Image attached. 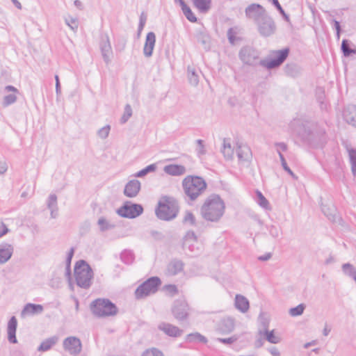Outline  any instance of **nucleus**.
<instances>
[{"label":"nucleus","mask_w":356,"mask_h":356,"mask_svg":"<svg viewBox=\"0 0 356 356\" xmlns=\"http://www.w3.org/2000/svg\"><path fill=\"white\" fill-rule=\"evenodd\" d=\"M258 31L261 35L268 37L273 35L276 30V25L273 18L266 15L256 23Z\"/></svg>","instance_id":"nucleus-9"},{"label":"nucleus","mask_w":356,"mask_h":356,"mask_svg":"<svg viewBox=\"0 0 356 356\" xmlns=\"http://www.w3.org/2000/svg\"><path fill=\"white\" fill-rule=\"evenodd\" d=\"M156 43V35L154 32L147 33L143 47V54L145 57H151Z\"/></svg>","instance_id":"nucleus-21"},{"label":"nucleus","mask_w":356,"mask_h":356,"mask_svg":"<svg viewBox=\"0 0 356 356\" xmlns=\"http://www.w3.org/2000/svg\"><path fill=\"white\" fill-rule=\"evenodd\" d=\"M66 24L70 26V28L73 30L76 31L78 29L79 22L78 19L76 18L72 17L69 16L68 17H66L65 19Z\"/></svg>","instance_id":"nucleus-50"},{"label":"nucleus","mask_w":356,"mask_h":356,"mask_svg":"<svg viewBox=\"0 0 356 356\" xmlns=\"http://www.w3.org/2000/svg\"><path fill=\"white\" fill-rule=\"evenodd\" d=\"M187 341L189 342L199 341L202 343H207L208 341L207 339L204 336L200 334L199 332H195L188 334Z\"/></svg>","instance_id":"nucleus-40"},{"label":"nucleus","mask_w":356,"mask_h":356,"mask_svg":"<svg viewBox=\"0 0 356 356\" xmlns=\"http://www.w3.org/2000/svg\"><path fill=\"white\" fill-rule=\"evenodd\" d=\"M259 321H260V325L262 327V331H266L268 330L269 327V321L268 318H265L262 314L259 315Z\"/></svg>","instance_id":"nucleus-56"},{"label":"nucleus","mask_w":356,"mask_h":356,"mask_svg":"<svg viewBox=\"0 0 356 356\" xmlns=\"http://www.w3.org/2000/svg\"><path fill=\"white\" fill-rule=\"evenodd\" d=\"M272 3L277 8V10L279 11V13L282 15L284 19L286 21L289 22V16L285 13L284 10L282 8V7L280 5V3H279L278 0H272Z\"/></svg>","instance_id":"nucleus-51"},{"label":"nucleus","mask_w":356,"mask_h":356,"mask_svg":"<svg viewBox=\"0 0 356 356\" xmlns=\"http://www.w3.org/2000/svg\"><path fill=\"white\" fill-rule=\"evenodd\" d=\"M47 206L48 209L50 210L51 217L52 218H56L58 216V202H57V196L55 194H50L47 201Z\"/></svg>","instance_id":"nucleus-27"},{"label":"nucleus","mask_w":356,"mask_h":356,"mask_svg":"<svg viewBox=\"0 0 356 356\" xmlns=\"http://www.w3.org/2000/svg\"><path fill=\"white\" fill-rule=\"evenodd\" d=\"M111 129L110 125H106L104 127L101 128L98 132V136L102 139H105L108 136L109 131Z\"/></svg>","instance_id":"nucleus-55"},{"label":"nucleus","mask_w":356,"mask_h":356,"mask_svg":"<svg viewBox=\"0 0 356 356\" xmlns=\"http://www.w3.org/2000/svg\"><path fill=\"white\" fill-rule=\"evenodd\" d=\"M257 198V203L258 204L266 209H270V204L268 200L264 197V195L262 194V193L259 191H256Z\"/></svg>","instance_id":"nucleus-44"},{"label":"nucleus","mask_w":356,"mask_h":356,"mask_svg":"<svg viewBox=\"0 0 356 356\" xmlns=\"http://www.w3.org/2000/svg\"><path fill=\"white\" fill-rule=\"evenodd\" d=\"M17 99V94H8L3 97L1 104L4 108L8 107L15 103Z\"/></svg>","instance_id":"nucleus-46"},{"label":"nucleus","mask_w":356,"mask_h":356,"mask_svg":"<svg viewBox=\"0 0 356 356\" xmlns=\"http://www.w3.org/2000/svg\"><path fill=\"white\" fill-rule=\"evenodd\" d=\"M341 51L344 57L348 58L353 54H356V46L350 40L343 39L341 44Z\"/></svg>","instance_id":"nucleus-24"},{"label":"nucleus","mask_w":356,"mask_h":356,"mask_svg":"<svg viewBox=\"0 0 356 356\" xmlns=\"http://www.w3.org/2000/svg\"><path fill=\"white\" fill-rule=\"evenodd\" d=\"M141 356H164L162 351L156 348H151L145 350Z\"/></svg>","instance_id":"nucleus-49"},{"label":"nucleus","mask_w":356,"mask_h":356,"mask_svg":"<svg viewBox=\"0 0 356 356\" xmlns=\"http://www.w3.org/2000/svg\"><path fill=\"white\" fill-rule=\"evenodd\" d=\"M58 340V337L56 336L44 340L38 348V350L44 352L50 350L57 343Z\"/></svg>","instance_id":"nucleus-32"},{"label":"nucleus","mask_w":356,"mask_h":356,"mask_svg":"<svg viewBox=\"0 0 356 356\" xmlns=\"http://www.w3.org/2000/svg\"><path fill=\"white\" fill-rule=\"evenodd\" d=\"M182 186L186 195L191 200H195L206 190L207 184L200 177L188 176L182 181Z\"/></svg>","instance_id":"nucleus-4"},{"label":"nucleus","mask_w":356,"mask_h":356,"mask_svg":"<svg viewBox=\"0 0 356 356\" xmlns=\"http://www.w3.org/2000/svg\"><path fill=\"white\" fill-rule=\"evenodd\" d=\"M63 345L65 350L74 356L79 355L82 350L81 341L76 337H68L65 338Z\"/></svg>","instance_id":"nucleus-11"},{"label":"nucleus","mask_w":356,"mask_h":356,"mask_svg":"<svg viewBox=\"0 0 356 356\" xmlns=\"http://www.w3.org/2000/svg\"><path fill=\"white\" fill-rule=\"evenodd\" d=\"M184 262L178 259H172L168 264L165 269V275L168 276H175L184 270Z\"/></svg>","instance_id":"nucleus-16"},{"label":"nucleus","mask_w":356,"mask_h":356,"mask_svg":"<svg viewBox=\"0 0 356 356\" xmlns=\"http://www.w3.org/2000/svg\"><path fill=\"white\" fill-rule=\"evenodd\" d=\"M165 287L166 290L171 294H176L178 293L177 287L175 284H168L166 285Z\"/></svg>","instance_id":"nucleus-60"},{"label":"nucleus","mask_w":356,"mask_h":356,"mask_svg":"<svg viewBox=\"0 0 356 356\" xmlns=\"http://www.w3.org/2000/svg\"><path fill=\"white\" fill-rule=\"evenodd\" d=\"M17 328V320L15 316H12L7 325L8 340L10 343H17L16 332Z\"/></svg>","instance_id":"nucleus-20"},{"label":"nucleus","mask_w":356,"mask_h":356,"mask_svg":"<svg viewBox=\"0 0 356 356\" xmlns=\"http://www.w3.org/2000/svg\"><path fill=\"white\" fill-rule=\"evenodd\" d=\"M236 154L239 161H247L251 157V151L248 146L239 145L236 149Z\"/></svg>","instance_id":"nucleus-31"},{"label":"nucleus","mask_w":356,"mask_h":356,"mask_svg":"<svg viewBox=\"0 0 356 356\" xmlns=\"http://www.w3.org/2000/svg\"><path fill=\"white\" fill-rule=\"evenodd\" d=\"M99 47L104 62L106 64L109 63L111 62L110 55L111 54L112 51L109 38L107 34L101 35Z\"/></svg>","instance_id":"nucleus-15"},{"label":"nucleus","mask_w":356,"mask_h":356,"mask_svg":"<svg viewBox=\"0 0 356 356\" xmlns=\"http://www.w3.org/2000/svg\"><path fill=\"white\" fill-rule=\"evenodd\" d=\"M188 305L184 300L179 299L174 302L172 312L175 318L179 321L186 319L188 315Z\"/></svg>","instance_id":"nucleus-13"},{"label":"nucleus","mask_w":356,"mask_h":356,"mask_svg":"<svg viewBox=\"0 0 356 356\" xmlns=\"http://www.w3.org/2000/svg\"><path fill=\"white\" fill-rule=\"evenodd\" d=\"M197 240V236L193 231L187 232L185 236L184 237V241L182 244L183 248L186 250L189 242H196Z\"/></svg>","instance_id":"nucleus-45"},{"label":"nucleus","mask_w":356,"mask_h":356,"mask_svg":"<svg viewBox=\"0 0 356 356\" xmlns=\"http://www.w3.org/2000/svg\"><path fill=\"white\" fill-rule=\"evenodd\" d=\"M342 270L346 275L356 281V270L352 264L349 263L343 264Z\"/></svg>","instance_id":"nucleus-42"},{"label":"nucleus","mask_w":356,"mask_h":356,"mask_svg":"<svg viewBox=\"0 0 356 356\" xmlns=\"http://www.w3.org/2000/svg\"><path fill=\"white\" fill-rule=\"evenodd\" d=\"M156 164L153 163L150 164L145 168H143L142 170H139L136 174L135 175V177H143L145 175H147L148 173L155 172L156 170Z\"/></svg>","instance_id":"nucleus-41"},{"label":"nucleus","mask_w":356,"mask_h":356,"mask_svg":"<svg viewBox=\"0 0 356 356\" xmlns=\"http://www.w3.org/2000/svg\"><path fill=\"white\" fill-rule=\"evenodd\" d=\"M4 92H13L12 94H19V90L13 86L8 85L4 88Z\"/></svg>","instance_id":"nucleus-62"},{"label":"nucleus","mask_w":356,"mask_h":356,"mask_svg":"<svg viewBox=\"0 0 356 356\" xmlns=\"http://www.w3.org/2000/svg\"><path fill=\"white\" fill-rule=\"evenodd\" d=\"M188 79L191 86H197L198 85L199 76L194 68L188 67Z\"/></svg>","instance_id":"nucleus-37"},{"label":"nucleus","mask_w":356,"mask_h":356,"mask_svg":"<svg viewBox=\"0 0 356 356\" xmlns=\"http://www.w3.org/2000/svg\"><path fill=\"white\" fill-rule=\"evenodd\" d=\"M235 307L241 312L245 313L249 309V301L245 296L237 294L235 297Z\"/></svg>","instance_id":"nucleus-29"},{"label":"nucleus","mask_w":356,"mask_h":356,"mask_svg":"<svg viewBox=\"0 0 356 356\" xmlns=\"http://www.w3.org/2000/svg\"><path fill=\"white\" fill-rule=\"evenodd\" d=\"M222 152L226 159L229 160L232 159L234 154V149H232L231 144L229 142H227V140L225 138L223 140V147Z\"/></svg>","instance_id":"nucleus-38"},{"label":"nucleus","mask_w":356,"mask_h":356,"mask_svg":"<svg viewBox=\"0 0 356 356\" xmlns=\"http://www.w3.org/2000/svg\"><path fill=\"white\" fill-rule=\"evenodd\" d=\"M197 41L200 43H202L204 48L209 47V38L208 35L203 33H200L197 35Z\"/></svg>","instance_id":"nucleus-54"},{"label":"nucleus","mask_w":356,"mask_h":356,"mask_svg":"<svg viewBox=\"0 0 356 356\" xmlns=\"http://www.w3.org/2000/svg\"><path fill=\"white\" fill-rule=\"evenodd\" d=\"M135 259L133 251L130 250H124L120 254V259L125 264H131Z\"/></svg>","instance_id":"nucleus-36"},{"label":"nucleus","mask_w":356,"mask_h":356,"mask_svg":"<svg viewBox=\"0 0 356 356\" xmlns=\"http://www.w3.org/2000/svg\"><path fill=\"white\" fill-rule=\"evenodd\" d=\"M158 329L171 337H180L183 333V330L178 327L165 322L159 323Z\"/></svg>","instance_id":"nucleus-17"},{"label":"nucleus","mask_w":356,"mask_h":356,"mask_svg":"<svg viewBox=\"0 0 356 356\" xmlns=\"http://www.w3.org/2000/svg\"><path fill=\"white\" fill-rule=\"evenodd\" d=\"M275 145L277 147H278L277 150H280V152L281 150L283 152L287 150V145L284 143H276Z\"/></svg>","instance_id":"nucleus-64"},{"label":"nucleus","mask_w":356,"mask_h":356,"mask_svg":"<svg viewBox=\"0 0 356 356\" xmlns=\"http://www.w3.org/2000/svg\"><path fill=\"white\" fill-rule=\"evenodd\" d=\"M43 311V307L41 305H37L33 303H27L23 308L21 315L23 316L26 314H38L42 313Z\"/></svg>","instance_id":"nucleus-28"},{"label":"nucleus","mask_w":356,"mask_h":356,"mask_svg":"<svg viewBox=\"0 0 356 356\" xmlns=\"http://www.w3.org/2000/svg\"><path fill=\"white\" fill-rule=\"evenodd\" d=\"M140 187V182L138 179L130 180L125 185L124 194L128 197H134L138 194Z\"/></svg>","instance_id":"nucleus-18"},{"label":"nucleus","mask_w":356,"mask_h":356,"mask_svg":"<svg viewBox=\"0 0 356 356\" xmlns=\"http://www.w3.org/2000/svg\"><path fill=\"white\" fill-rule=\"evenodd\" d=\"M161 284V279L159 277L153 276L140 284L135 291L136 299L145 298L151 294L155 293Z\"/></svg>","instance_id":"nucleus-7"},{"label":"nucleus","mask_w":356,"mask_h":356,"mask_svg":"<svg viewBox=\"0 0 356 356\" xmlns=\"http://www.w3.org/2000/svg\"><path fill=\"white\" fill-rule=\"evenodd\" d=\"M238 339L237 335H232L228 338H217L216 341L226 345H231Z\"/></svg>","instance_id":"nucleus-52"},{"label":"nucleus","mask_w":356,"mask_h":356,"mask_svg":"<svg viewBox=\"0 0 356 356\" xmlns=\"http://www.w3.org/2000/svg\"><path fill=\"white\" fill-rule=\"evenodd\" d=\"M192 1L201 13H207L211 8V0H192Z\"/></svg>","instance_id":"nucleus-30"},{"label":"nucleus","mask_w":356,"mask_h":356,"mask_svg":"<svg viewBox=\"0 0 356 356\" xmlns=\"http://www.w3.org/2000/svg\"><path fill=\"white\" fill-rule=\"evenodd\" d=\"M163 171L171 176H180L186 172V168L182 165L170 164L164 167Z\"/></svg>","instance_id":"nucleus-26"},{"label":"nucleus","mask_w":356,"mask_h":356,"mask_svg":"<svg viewBox=\"0 0 356 356\" xmlns=\"http://www.w3.org/2000/svg\"><path fill=\"white\" fill-rule=\"evenodd\" d=\"M92 314L97 317L111 316L117 314V306L107 298H98L90 304Z\"/></svg>","instance_id":"nucleus-6"},{"label":"nucleus","mask_w":356,"mask_h":356,"mask_svg":"<svg viewBox=\"0 0 356 356\" xmlns=\"http://www.w3.org/2000/svg\"><path fill=\"white\" fill-rule=\"evenodd\" d=\"M9 229L7 227V226L4 223H1L0 227V237L3 236L7 233L9 232Z\"/></svg>","instance_id":"nucleus-63"},{"label":"nucleus","mask_w":356,"mask_h":356,"mask_svg":"<svg viewBox=\"0 0 356 356\" xmlns=\"http://www.w3.org/2000/svg\"><path fill=\"white\" fill-rule=\"evenodd\" d=\"M315 123L305 122H302L299 124V129L298 130V135L301 138V140L307 144H313L314 139L312 138Z\"/></svg>","instance_id":"nucleus-10"},{"label":"nucleus","mask_w":356,"mask_h":356,"mask_svg":"<svg viewBox=\"0 0 356 356\" xmlns=\"http://www.w3.org/2000/svg\"><path fill=\"white\" fill-rule=\"evenodd\" d=\"M348 152L350 163L351 164V171L354 176H356V149L346 146Z\"/></svg>","instance_id":"nucleus-35"},{"label":"nucleus","mask_w":356,"mask_h":356,"mask_svg":"<svg viewBox=\"0 0 356 356\" xmlns=\"http://www.w3.org/2000/svg\"><path fill=\"white\" fill-rule=\"evenodd\" d=\"M14 248L13 245L8 243H3L0 245V264L7 262L13 253Z\"/></svg>","instance_id":"nucleus-25"},{"label":"nucleus","mask_w":356,"mask_h":356,"mask_svg":"<svg viewBox=\"0 0 356 356\" xmlns=\"http://www.w3.org/2000/svg\"><path fill=\"white\" fill-rule=\"evenodd\" d=\"M277 153H278V155H279V157H280V161H281V164H282V166L283 168V169H286V168H288L289 166L287 165V163L286 161V159L284 156V155L282 154V152L280 151V150H277Z\"/></svg>","instance_id":"nucleus-61"},{"label":"nucleus","mask_w":356,"mask_h":356,"mask_svg":"<svg viewBox=\"0 0 356 356\" xmlns=\"http://www.w3.org/2000/svg\"><path fill=\"white\" fill-rule=\"evenodd\" d=\"M269 233L274 238H277L279 236V229L274 225H271L270 227Z\"/></svg>","instance_id":"nucleus-59"},{"label":"nucleus","mask_w":356,"mask_h":356,"mask_svg":"<svg viewBox=\"0 0 356 356\" xmlns=\"http://www.w3.org/2000/svg\"><path fill=\"white\" fill-rule=\"evenodd\" d=\"M196 143L197 147L196 148V152L198 156H201L206 154V149L204 145V141L201 139H197L196 140Z\"/></svg>","instance_id":"nucleus-53"},{"label":"nucleus","mask_w":356,"mask_h":356,"mask_svg":"<svg viewBox=\"0 0 356 356\" xmlns=\"http://www.w3.org/2000/svg\"><path fill=\"white\" fill-rule=\"evenodd\" d=\"M227 35L229 42L232 44H234L236 39V32L234 31L233 28H229L228 29Z\"/></svg>","instance_id":"nucleus-57"},{"label":"nucleus","mask_w":356,"mask_h":356,"mask_svg":"<svg viewBox=\"0 0 356 356\" xmlns=\"http://www.w3.org/2000/svg\"><path fill=\"white\" fill-rule=\"evenodd\" d=\"M181 8L185 15L186 18L191 22H196L197 21V17L193 14L190 7L185 3L181 2Z\"/></svg>","instance_id":"nucleus-34"},{"label":"nucleus","mask_w":356,"mask_h":356,"mask_svg":"<svg viewBox=\"0 0 356 356\" xmlns=\"http://www.w3.org/2000/svg\"><path fill=\"white\" fill-rule=\"evenodd\" d=\"M117 213L125 218L134 219L140 216L143 212V207L140 204L126 201L116 211Z\"/></svg>","instance_id":"nucleus-8"},{"label":"nucleus","mask_w":356,"mask_h":356,"mask_svg":"<svg viewBox=\"0 0 356 356\" xmlns=\"http://www.w3.org/2000/svg\"><path fill=\"white\" fill-rule=\"evenodd\" d=\"M183 222L188 223L190 225L197 227V230L200 232H202L207 227V225L204 222H197L195 216L189 211L186 212Z\"/></svg>","instance_id":"nucleus-23"},{"label":"nucleus","mask_w":356,"mask_h":356,"mask_svg":"<svg viewBox=\"0 0 356 356\" xmlns=\"http://www.w3.org/2000/svg\"><path fill=\"white\" fill-rule=\"evenodd\" d=\"M284 70L285 72L291 76H296L300 73V68L295 63L286 65Z\"/></svg>","instance_id":"nucleus-43"},{"label":"nucleus","mask_w":356,"mask_h":356,"mask_svg":"<svg viewBox=\"0 0 356 356\" xmlns=\"http://www.w3.org/2000/svg\"><path fill=\"white\" fill-rule=\"evenodd\" d=\"M74 275L78 286L88 289L92 284L93 271L90 266L85 260H79L74 266Z\"/></svg>","instance_id":"nucleus-5"},{"label":"nucleus","mask_w":356,"mask_h":356,"mask_svg":"<svg viewBox=\"0 0 356 356\" xmlns=\"http://www.w3.org/2000/svg\"><path fill=\"white\" fill-rule=\"evenodd\" d=\"M74 248H71L70 251L68 252L67 257H66V261H65L66 266H68V267L71 266V262H72V259L74 256Z\"/></svg>","instance_id":"nucleus-58"},{"label":"nucleus","mask_w":356,"mask_h":356,"mask_svg":"<svg viewBox=\"0 0 356 356\" xmlns=\"http://www.w3.org/2000/svg\"><path fill=\"white\" fill-rule=\"evenodd\" d=\"M179 211L178 201L173 197L164 195L158 202L155 214L159 220L170 221L177 216Z\"/></svg>","instance_id":"nucleus-3"},{"label":"nucleus","mask_w":356,"mask_h":356,"mask_svg":"<svg viewBox=\"0 0 356 356\" xmlns=\"http://www.w3.org/2000/svg\"><path fill=\"white\" fill-rule=\"evenodd\" d=\"M245 16L253 19L255 24L266 15L265 8L259 3H252L245 10Z\"/></svg>","instance_id":"nucleus-12"},{"label":"nucleus","mask_w":356,"mask_h":356,"mask_svg":"<svg viewBox=\"0 0 356 356\" xmlns=\"http://www.w3.org/2000/svg\"><path fill=\"white\" fill-rule=\"evenodd\" d=\"M234 329V321L230 317L222 318L218 325L217 330L222 334H227Z\"/></svg>","instance_id":"nucleus-22"},{"label":"nucleus","mask_w":356,"mask_h":356,"mask_svg":"<svg viewBox=\"0 0 356 356\" xmlns=\"http://www.w3.org/2000/svg\"><path fill=\"white\" fill-rule=\"evenodd\" d=\"M305 309V305L303 303L298 305L295 307H292L289 309V314L291 316H298L303 314Z\"/></svg>","instance_id":"nucleus-48"},{"label":"nucleus","mask_w":356,"mask_h":356,"mask_svg":"<svg viewBox=\"0 0 356 356\" xmlns=\"http://www.w3.org/2000/svg\"><path fill=\"white\" fill-rule=\"evenodd\" d=\"M314 130V131L312 134L314 143L310 144V145L323 147L327 141V136L325 129L315 123Z\"/></svg>","instance_id":"nucleus-14"},{"label":"nucleus","mask_w":356,"mask_h":356,"mask_svg":"<svg viewBox=\"0 0 356 356\" xmlns=\"http://www.w3.org/2000/svg\"><path fill=\"white\" fill-rule=\"evenodd\" d=\"M97 225L102 232L112 229L115 227V225L111 224L105 218L101 217L97 221Z\"/></svg>","instance_id":"nucleus-39"},{"label":"nucleus","mask_w":356,"mask_h":356,"mask_svg":"<svg viewBox=\"0 0 356 356\" xmlns=\"http://www.w3.org/2000/svg\"><path fill=\"white\" fill-rule=\"evenodd\" d=\"M290 49L289 47L273 51L274 56L269 59L259 60L260 52L251 45H245L241 48L238 52V58L243 65L256 66L259 65L267 70H273L279 67L288 58Z\"/></svg>","instance_id":"nucleus-1"},{"label":"nucleus","mask_w":356,"mask_h":356,"mask_svg":"<svg viewBox=\"0 0 356 356\" xmlns=\"http://www.w3.org/2000/svg\"><path fill=\"white\" fill-rule=\"evenodd\" d=\"M132 115V108L129 104H126L124 106V113L120 118V123H126Z\"/></svg>","instance_id":"nucleus-47"},{"label":"nucleus","mask_w":356,"mask_h":356,"mask_svg":"<svg viewBox=\"0 0 356 356\" xmlns=\"http://www.w3.org/2000/svg\"><path fill=\"white\" fill-rule=\"evenodd\" d=\"M259 334L260 335H264L265 339L271 343H278L281 341V338L275 334L274 330L270 331H269L268 330L266 331H262L261 330H260L259 331Z\"/></svg>","instance_id":"nucleus-33"},{"label":"nucleus","mask_w":356,"mask_h":356,"mask_svg":"<svg viewBox=\"0 0 356 356\" xmlns=\"http://www.w3.org/2000/svg\"><path fill=\"white\" fill-rule=\"evenodd\" d=\"M343 118L348 124L356 127V106L349 104L346 106L343 111Z\"/></svg>","instance_id":"nucleus-19"},{"label":"nucleus","mask_w":356,"mask_h":356,"mask_svg":"<svg viewBox=\"0 0 356 356\" xmlns=\"http://www.w3.org/2000/svg\"><path fill=\"white\" fill-rule=\"evenodd\" d=\"M225 204L220 196L217 194L210 195L201 207L200 213L207 222H217L222 217Z\"/></svg>","instance_id":"nucleus-2"}]
</instances>
